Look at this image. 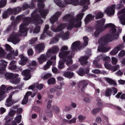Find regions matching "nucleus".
I'll return each instance as SVG.
<instances>
[{"instance_id":"nucleus-46","label":"nucleus","mask_w":125,"mask_h":125,"mask_svg":"<svg viewBox=\"0 0 125 125\" xmlns=\"http://www.w3.org/2000/svg\"><path fill=\"white\" fill-rule=\"evenodd\" d=\"M7 3V0H0V7H4Z\"/></svg>"},{"instance_id":"nucleus-19","label":"nucleus","mask_w":125,"mask_h":125,"mask_svg":"<svg viewBox=\"0 0 125 125\" xmlns=\"http://www.w3.org/2000/svg\"><path fill=\"white\" fill-rule=\"evenodd\" d=\"M45 48V46L44 45V43H41L36 45L35 48L38 51L39 53H41V52H42V51H44V48Z\"/></svg>"},{"instance_id":"nucleus-30","label":"nucleus","mask_w":125,"mask_h":125,"mask_svg":"<svg viewBox=\"0 0 125 125\" xmlns=\"http://www.w3.org/2000/svg\"><path fill=\"white\" fill-rule=\"evenodd\" d=\"M73 28H75V21L71 20L69 21V23L67 26V29L68 30V31H71L73 30Z\"/></svg>"},{"instance_id":"nucleus-25","label":"nucleus","mask_w":125,"mask_h":125,"mask_svg":"<svg viewBox=\"0 0 125 125\" xmlns=\"http://www.w3.org/2000/svg\"><path fill=\"white\" fill-rule=\"evenodd\" d=\"M110 48L104 47L103 45L99 46L98 48V51L99 52H107L110 50Z\"/></svg>"},{"instance_id":"nucleus-9","label":"nucleus","mask_w":125,"mask_h":125,"mask_svg":"<svg viewBox=\"0 0 125 125\" xmlns=\"http://www.w3.org/2000/svg\"><path fill=\"white\" fill-rule=\"evenodd\" d=\"M77 73L81 77H83V75H86L87 77H90L91 74L89 73V68L87 67L85 69L80 68Z\"/></svg>"},{"instance_id":"nucleus-1","label":"nucleus","mask_w":125,"mask_h":125,"mask_svg":"<svg viewBox=\"0 0 125 125\" xmlns=\"http://www.w3.org/2000/svg\"><path fill=\"white\" fill-rule=\"evenodd\" d=\"M96 23L98 28L102 33L107 28H111L109 30V33L100 38L98 41L99 43L103 44L104 43L111 42H113L114 40H119L120 34L122 33V29L120 27L118 28L117 32V29L116 28L117 27L113 23H107L104 26V24H105V19H102L100 21H97Z\"/></svg>"},{"instance_id":"nucleus-39","label":"nucleus","mask_w":125,"mask_h":125,"mask_svg":"<svg viewBox=\"0 0 125 125\" xmlns=\"http://www.w3.org/2000/svg\"><path fill=\"white\" fill-rule=\"evenodd\" d=\"M56 83V80L54 78H51L47 81V83L48 85H51V84H55Z\"/></svg>"},{"instance_id":"nucleus-49","label":"nucleus","mask_w":125,"mask_h":125,"mask_svg":"<svg viewBox=\"0 0 125 125\" xmlns=\"http://www.w3.org/2000/svg\"><path fill=\"white\" fill-rule=\"evenodd\" d=\"M54 54H53L52 52L51 51L50 49L48 50V51L46 52V54L45 55V56L46 57V59L49 58L50 57H51Z\"/></svg>"},{"instance_id":"nucleus-8","label":"nucleus","mask_w":125,"mask_h":125,"mask_svg":"<svg viewBox=\"0 0 125 125\" xmlns=\"http://www.w3.org/2000/svg\"><path fill=\"white\" fill-rule=\"evenodd\" d=\"M66 28V23H60L58 25L56 28H54V25L51 26V30L55 33H58L62 32V30H64Z\"/></svg>"},{"instance_id":"nucleus-45","label":"nucleus","mask_w":125,"mask_h":125,"mask_svg":"<svg viewBox=\"0 0 125 125\" xmlns=\"http://www.w3.org/2000/svg\"><path fill=\"white\" fill-rule=\"evenodd\" d=\"M21 120H22V115H19L15 118V120L17 124H20L21 123Z\"/></svg>"},{"instance_id":"nucleus-59","label":"nucleus","mask_w":125,"mask_h":125,"mask_svg":"<svg viewBox=\"0 0 125 125\" xmlns=\"http://www.w3.org/2000/svg\"><path fill=\"white\" fill-rule=\"evenodd\" d=\"M104 67L107 70H111V68L112 67V64H109V63L105 62L104 63Z\"/></svg>"},{"instance_id":"nucleus-54","label":"nucleus","mask_w":125,"mask_h":125,"mask_svg":"<svg viewBox=\"0 0 125 125\" xmlns=\"http://www.w3.org/2000/svg\"><path fill=\"white\" fill-rule=\"evenodd\" d=\"M33 110L36 113H41V107L39 106H35L33 107Z\"/></svg>"},{"instance_id":"nucleus-5","label":"nucleus","mask_w":125,"mask_h":125,"mask_svg":"<svg viewBox=\"0 0 125 125\" xmlns=\"http://www.w3.org/2000/svg\"><path fill=\"white\" fill-rule=\"evenodd\" d=\"M8 42H12L14 44L18 43L19 42V38L17 33L13 32L10 36L9 38L7 39Z\"/></svg>"},{"instance_id":"nucleus-37","label":"nucleus","mask_w":125,"mask_h":125,"mask_svg":"<svg viewBox=\"0 0 125 125\" xmlns=\"http://www.w3.org/2000/svg\"><path fill=\"white\" fill-rule=\"evenodd\" d=\"M20 81H21V79L20 78H14L12 80H10L11 83H15V84L17 83H20Z\"/></svg>"},{"instance_id":"nucleus-31","label":"nucleus","mask_w":125,"mask_h":125,"mask_svg":"<svg viewBox=\"0 0 125 125\" xmlns=\"http://www.w3.org/2000/svg\"><path fill=\"white\" fill-rule=\"evenodd\" d=\"M58 67L60 70H62V69H64L65 68V62L63 61L62 59L59 62Z\"/></svg>"},{"instance_id":"nucleus-52","label":"nucleus","mask_w":125,"mask_h":125,"mask_svg":"<svg viewBox=\"0 0 125 125\" xmlns=\"http://www.w3.org/2000/svg\"><path fill=\"white\" fill-rule=\"evenodd\" d=\"M82 27V21H76V23H74V28H81Z\"/></svg>"},{"instance_id":"nucleus-14","label":"nucleus","mask_w":125,"mask_h":125,"mask_svg":"<svg viewBox=\"0 0 125 125\" xmlns=\"http://www.w3.org/2000/svg\"><path fill=\"white\" fill-rule=\"evenodd\" d=\"M30 73L31 71L29 69H25L21 72L22 76L24 77L23 78L24 81H28V80H30V79H31V75L30 74Z\"/></svg>"},{"instance_id":"nucleus-17","label":"nucleus","mask_w":125,"mask_h":125,"mask_svg":"<svg viewBox=\"0 0 125 125\" xmlns=\"http://www.w3.org/2000/svg\"><path fill=\"white\" fill-rule=\"evenodd\" d=\"M5 77L7 80H12L13 79H14V78H19V74L7 72L5 74Z\"/></svg>"},{"instance_id":"nucleus-41","label":"nucleus","mask_w":125,"mask_h":125,"mask_svg":"<svg viewBox=\"0 0 125 125\" xmlns=\"http://www.w3.org/2000/svg\"><path fill=\"white\" fill-rule=\"evenodd\" d=\"M50 50H51L53 54H55V53H57L59 51V47H58V46H54Z\"/></svg>"},{"instance_id":"nucleus-29","label":"nucleus","mask_w":125,"mask_h":125,"mask_svg":"<svg viewBox=\"0 0 125 125\" xmlns=\"http://www.w3.org/2000/svg\"><path fill=\"white\" fill-rule=\"evenodd\" d=\"M94 18V16H93L91 14H88L85 18L84 19V22L85 23H89L90 21H92V20H93Z\"/></svg>"},{"instance_id":"nucleus-60","label":"nucleus","mask_w":125,"mask_h":125,"mask_svg":"<svg viewBox=\"0 0 125 125\" xmlns=\"http://www.w3.org/2000/svg\"><path fill=\"white\" fill-rule=\"evenodd\" d=\"M78 119H79V122L83 123V121H84V120H85L86 117H85V116H83L82 115H80L78 116Z\"/></svg>"},{"instance_id":"nucleus-16","label":"nucleus","mask_w":125,"mask_h":125,"mask_svg":"<svg viewBox=\"0 0 125 125\" xmlns=\"http://www.w3.org/2000/svg\"><path fill=\"white\" fill-rule=\"evenodd\" d=\"M88 85V82L87 80H82L80 81L78 86L79 87H82L81 91H83L84 88H86V86Z\"/></svg>"},{"instance_id":"nucleus-35","label":"nucleus","mask_w":125,"mask_h":125,"mask_svg":"<svg viewBox=\"0 0 125 125\" xmlns=\"http://www.w3.org/2000/svg\"><path fill=\"white\" fill-rule=\"evenodd\" d=\"M79 4L82 6H83V5H89V4H90V2L89 1V0H81Z\"/></svg>"},{"instance_id":"nucleus-26","label":"nucleus","mask_w":125,"mask_h":125,"mask_svg":"<svg viewBox=\"0 0 125 125\" xmlns=\"http://www.w3.org/2000/svg\"><path fill=\"white\" fill-rule=\"evenodd\" d=\"M87 60H88V57L84 56L79 59V61L81 62V65L83 66H85L87 64Z\"/></svg>"},{"instance_id":"nucleus-63","label":"nucleus","mask_w":125,"mask_h":125,"mask_svg":"<svg viewBox=\"0 0 125 125\" xmlns=\"http://www.w3.org/2000/svg\"><path fill=\"white\" fill-rule=\"evenodd\" d=\"M16 114V111L15 110H11L9 112V117H14V115H15Z\"/></svg>"},{"instance_id":"nucleus-42","label":"nucleus","mask_w":125,"mask_h":125,"mask_svg":"<svg viewBox=\"0 0 125 125\" xmlns=\"http://www.w3.org/2000/svg\"><path fill=\"white\" fill-rule=\"evenodd\" d=\"M31 3L30 5L27 3H24L22 6V10H26V9H28V8H32V2H31Z\"/></svg>"},{"instance_id":"nucleus-28","label":"nucleus","mask_w":125,"mask_h":125,"mask_svg":"<svg viewBox=\"0 0 125 125\" xmlns=\"http://www.w3.org/2000/svg\"><path fill=\"white\" fill-rule=\"evenodd\" d=\"M63 76L67 79H72L74 77V72L71 71H65L63 73Z\"/></svg>"},{"instance_id":"nucleus-7","label":"nucleus","mask_w":125,"mask_h":125,"mask_svg":"<svg viewBox=\"0 0 125 125\" xmlns=\"http://www.w3.org/2000/svg\"><path fill=\"white\" fill-rule=\"evenodd\" d=\"M10 89H11L10 87L7 88L5 85H1V86L0 87V101H1V100H3V99H4V96H3V95H4L6 91H8L10 90Z\"/></svg>"},{"instance_id":"nucleus-33","label":"nucleus","mask_w":125,"mask_h":125,"mask_svg":"<svg viewBox=\"0 0 125 125\" xmlns=\"http://www.w3.org/2000/svg\"><path fill=\"white\" fill-rule=\"evenodd\" d=\"M78 68H79V65H78V64H74L68 67L67 68V70L70 71L71 72H72L73 71H76V70H77V69H78Z\"/></svg>"},{"instance_id":"nucleus-56","label":"nucleus","mask_w":125,"mask_h":125,"mask_svg":"<svg viewBox=\"0 0 125 125\" xmlns=\"http://www.w3.org/2000/svg\"><path fill=\"white\" fill-rule=\"evenodd\" d=\"M100 33H102L101 31L99 30V28L98 27V28L96 29L95 32L94 33V35L95 37V38H97L98 37V35L100 34Z\"/></svg>"},{"instance_id":"nucleus-40","label":"nucleus","mask_w":125,"mask_h":125,"mask_svg":"<svg viewBox=\"0 0 125 125\" xmlns=\"http://www.w3.org/2000/svg\"><path fill=\"white\" fill-rule=\"evenodd\" d=\"M55 3L57 4L59 7H65V4L62 3L61 0H54Z\"/></svg>"},{"instance_id":"nucleus-11","label":"nucleus","mask_w":125,"mask_h":125,"mask_svg":"<svg viewBox=\"0 0 125 125\" xmlns=\"http://www.w3.org/2000/svg\"><path fill=\"white\" fill-rule=\"evenodd\" d=\"M8 69L13 72H17L18 71V67L16 65V61H12L8 66Z\"/></svg>"},{"instance_id":"nucleus-18","label":"nucleus","mask_w":125,"mask_h":125,"mask_svg":"<svg viewBox=\"0 0 125 125\" xmlns=\"http://www.w3.org/2000/svg\"><path fill=\"white\" fill-rule=\"evenodd\" d=\"M19 57L21 59V61L20 62V65L24 66L27 64V62H28V60H29L28 58L25 57L23 54L19 55Z\"/></svg>"},{"instance_id":"nucleus-64","label":"nucleus","mask_w":125,"mask_h":125,"mask_svg":"<svg viewBox=\"0 0 125 125\" xmlns=\"http://www.w3.org/2000/svg\"><path fill=\"white\" fill-rule=\"evenodd\" d=\"M4 55H5L4 54V50H3L2 48L0 47V57L4 56Z\"/></svg>"},{"instance_id":"nucleus-12","label":"nucleus","mask_w":125,"mask_h":125,"mask_svg":"<svg viewBox=\"0 0 125 125\" xmlns=\"http://www.w3.org/2000/svg\"><path fill=\"white\" fill-rule=\"evenodd\" d=\"M62 14L61 12H56L50 19V21L51 24H54L58 20V18L60 17V16Z\"/></svg>"},{"instance_id":"nucleus-58","label":"nucleus","mask_w":125,"mask_h":125,"mask_svg":"<svg viewBox=\"0 0 125 125\" xmlns=\"http://www.w3.org/2000/svg\"><path fill=\"white\" fill-rule=\"evenodd\" d=\"M52 108H53V110L55 111V113H56V114H58V112H59V108H58L57 106L53 105L52 106Z\"/></svg>"},{"instance_id":"nucleus-57","label":"nucleus","mask_w":125,"mask_h":125,"mask_svg":"<svg viewBox=\"0 0 125 125\" xmlns=\"http://www.w3.org/2000/svg\"><path fill=\"white\" fill-rule=\"evenodd\" d=\"M36 88H38V89H39V90H42V88H43V84L37 83L36 84Z\"/></svg>"},{"instance_id":"nucleus-44","label":"nucleus","mask_w":125,"mask_h":125,"mask_svg":"<svg viewBox=\"0 0 125 125\" xmlns=\"http://www.w3.org/2000/svg\"><path fill=\"white\" fill-rule=\"evenodd\" d=\"M83 15H84V13L82 12L78 15L76 17V21H81L82 19H83Z\"/></svg>"},{"instance_id":"nucleus-38","label":"nucleus","mask_w":125,"mask_h":125,"mask_svg":"<svg viewBox=\"0 0 125 125\" xmlns=\"http://www.w3.org/2000/svg\"><path fill=\"white\" fill-rule=\"evenodd\" d=\"M104 17V14L102 12H98L95 15V19L97 20L98 19H101Z\"/></svg>"},{"instance_id":"nucleus-21","label":"nucleus","mask_w":125,"mask_h":125,"mask_svg":"<svg viewBox=\"0 0 125 125\" xmlns=\"http://www.w3.org/2000/svg\"><path fill=\"white\" fill-rule=\"evenodd\" d=\"M70 1L68 0H64L65 4H73L75 6L79 5L80 4V0H69Z\"/></svg>"},{"instance_id":"nucleus-4","label":"nucleus","mask_w":125,"mask_h":125,"mask_svg":"<svg viewBox=\"0 0 125 125\" xmlns=\"http://www.w3.org/2000/svg\"><path fill=\"white\" fill-rule=\"evenodd\" d=\"M44 0H32L31 1L32 8H35V4L34 2H38V8L34 11H37V14H38V12L40 13V17L41 16L42 18H44V17L48 14V12H49L48 10L43 9L45 7L44 4L43 3Z\"/></svg>"},{"instance_id":"nucleus-10","label":"nucleus","mask_w":125,"mask_h":125,"mask_svg":"<svg viewBox=\"0 0 125 125\" xmlns=\"http://www.w3.org/2000/svg\"><path fill=\"white\" fill-rule=\"evenodd\" d=\"M124 48L125 43H122L121 44L117 45V46L115 47L114 49L110 52V55H116L117 54L118 52L120 51V50H122Z\"/></svg>"},{"instance_id":"nucleus-13","label":"nucleus","mask_w":125,"mask_h":125,"mask_svg":"<svg viewBox=\"0 0 125 125\" xmlns=\"http://www.w3.org/2000/svg\"><path fill=\"white\" fill-rule=\"evenodd\" d=\"M124 13V14H123ZM119 14H122L119 17L120 22L122 25H125V8L122 9L118 12Z\"/></svg>"},{"instance_id":"nucleus-6","label":"nucleus","mask_w":125,"mask_h":125,"mask_svg":"<svg viewBox=\"0 0 125 125\" xmlns=\"http://www.w3.org/2000/svg\"><path fill=\"white\" fill-rule=\"evenodd\" d=\"M22 11V8L21 7H17V8H14L13 9L9 8L7 9L6 12L9 15L13 14L14 15H17L18 13Z\"/></svg>"},{"instance_id":"nucleus-32","label":"nucleus","mask_w":125,"mask_h":125,"mask_svg":"<svg viewBox=\"0 0 125 125\" xmlns=\"http://www.w3.org/2000/svg\"><path fill=\"white\" fill-rule=\"evenodd\" d=\"M112 88H107L106 90L104 91V95L106 96V97H110L111 95H112Z\"/></svg>"},{"instance_id":"nucleus-50","label":"nucleus","mask_w":125,"mask_h":125,"mask_svg":"<svg viewBox=\"0 0 125 125\" xmlns=\"http://www.w3.org/2000/svg\"><path fill=\"white\" fill-rule=\"evenodd\" d=\"M118 69H120V65H116L114 66L111 65L110 70L112 71V72H116V71H117Z\"/></svg>"},{"instance_id":"nucleus-15","label":"nucleus","mask_w":125,"mask_h":125,"mask_svg":"<svg viewBox=\"0 0 125 125\" xmlns=\"http://www.w3.org/2000/svg\"><path fill=\"white\" fill-rule=\"evenodd\" d=\"M116 9V4H113L111 6L108 7L106 9V12L110 16L115 14V9Z\"/></svg>"},{"instance_id":"nucleus-34","label":"nucleus","mask_w":125,"mask_h":125,"mask_svg":"<svg viewBox=\"0 0 125 125\" xmlns=\"http://www.w3.org/2000/svg\"><path fill=\"white\" fill-rule=\"evenodd\" d=\"M105 81L107 82L109 84H113V85H117V83L112 79H110L109 78H104Z\"/></svg>"},{"instance_id":"nucleus-2","label":"nucleus","mask_w":125,"mask_h":125,"mask_svg":"<svg viewBox=\"0 0 125 125\" xmlns=\"http://www.w3.org/2000/svg\"><path fill=\"white\" fill-rule=\"evenodd\" d=\"M42 17L40 14H37V11H34L31 15V17H26L25 15H21L18 16L15 20L16 22H20L23 20V23L20 25L19 32L23 36H27V32H28V28H26L32 22L36 23L38 25L39 24H42L43 20L41 19Z\"/></svg>"},{"instance_id":"nucleus-62","label":"nucleus","mask_w":125,"mask_h":125,"mask_svg":"<svg viewBox=\"0 0 125 125\" xmlns=\"http://www.w3.org/2000/svg\"><path fill=\"white\" fill-rule=\"evenodd\" d=\"M112 94H113V95H116V94H117V93H118V89H117V88L113 87L112 88Z\"/></svg>"},{"instance_id":"nucleus-48","label":"nucleus","mask_w":125,"mask_h":125,"mask_svg":"<svg viewBox=\"0 0 125 125\" xmlns=\"http://www.w3.org/2000/svg\"><path fill=\"white\" fill-rule=\"evenodd\" d=\"M124 56H125V51L124 50H122L119 53L118 57L120 59H122Z\"/></svg>"},{"instance_id":"nucleus-3","label":"nucleus","mask_w":125,"mask_h":125,"mask_svg":"<svg viewBox=\"0 0 125 125\" xmlns=\"http://www.w3.org/2000/svg\"><path fill=\"white\" fill-rule=\"evenodd\" d=\"M80 45H81V42L76 41L74 42L71 47L72 53L70 55V52L68 51H62L61 53H59V56L61 59H63V61L64 63L66 62V65L67 66H71L73 64V56L75 55V51H77L80 49Z\"/></svg>"},{"instance_id":"nucleus-27","label":"nucleus","mask_w":125,"mask_h":125,"mask_svg":"<svg viewBox=\"0 0 125 125\" xmlns=\"http://www.w3.org/2000/svg\"><path fill=\"white\" fill-rule=\"evenodd\" d=\"M6 105H7L8 107L12 106V104H13V102H12V95L10 94L9 96V97L6 99Z\"/></svg>"},{"instance_id":"nucleus-20","label":"nucleus","mask_w":125,"mask_h":125,"mask_svg":"<svg viewBox=\"0 0 125 125\" xmlns=\"http://www.w3.org/2000/svg\"><path fill=\"white\" fill-rule=\"evenodd\" d=\"M30 95H32V92L27 91L24 97L22 102H21V104H22V105H25V104H27V103H28V101H29V96H30Z\"/></svg>"},{"instance_id":"nucleus-55","label":"nucleus","mask_w":125,"mask_h":125,"mask_svg":"<svg viewBox=\"0 0 125 125\" xmlns=\"http://www.w3.org/2000/svg\"><path fill=\"white\" fill-rule=\"evenodd\" d=\"M5 47H6V50L7 51H10V53H11V52H12V48L9 44H6L5 45Z\"/></svg>"},{"instance_id":"nucleus-43","label":"nucleus","mask_w":125,"mask_h":125,"mask_svg":"<svg viewBox=\"0 0 125 125\" xmlns=\"http://www.w3.org/2000/svg\"><path fill=\"white\" fill-rule=\"evenodd\" d=\"M84 43L82 44V46L85 47L87 44H88V37L87 36H84L83 37Z\"/></svg>"},{"instance_id":"nucleus-22","label":"nucleus","mask_w":125,"mask_h":125,"mask_svg":"<svg viewBox=\"0 0 125 125\" xmlns=\"http://www.w3.org/2000/svg\"><path fill=\"white\" fill-rule=\"evenodd\" d=\"M0 62H1L0 63V71H4L7 67V62L3 60H0Z\"/></svg>"},{"instance_id":"nucleus-61","label":"nucleus","mask_w":125,"mask_h":125,"mask_svg":"<svg viewBox=\"0 0 125 125\" xmlns=\"http://www.w3.org/2000/svg\"><path fill=\"white\" fill-rule=\"evenodd\" d=\"M38 41L37 38H32L29 41V44H34Z\"/></svg>"},{"instance_id":"nucleus-24","label":"nucleus","mask_w":125,"mask_h":125,"mask_svg":"<svg viewBox=\"0 0 125 125\" xmlns=\"http://www.w3.org/2000/svg\"><path fill=\"white\" fill-rule=\"evenodd\" d=\"M13 56H18V51L16 50L15 52L14 50H13L11 52V53L8 54L7 56L9 59H14L15 57Z\"/></svg>"},{"instance_id":"nucleus-53","label":"nucleus","mask_w":125,"mask_h":125,"mask_svg":"<svg viewBox=\"0 0 125 125\" xmlns=\"http://www.w3.org/2000/svg\"><path fill=\"white\" fill-rule=\"evenodd\" d=\"M100 110H101V107L96 108L92 110V113L93 115H96Z\"/></svg>"},{"instance_id":"nucleus-36","label":"nucleus","mask_w":125,"mask_h":125,"mask_svg":"<svg viewBox=\"0 0 125 125\" xmlns=\"http://www.w3.org/2000/svg\"><path fill=\"white\" fill-rule=\"evenodd\" d=\"M73 18V16L70 14H66L64 16H63L62 18V20H66V21H72Z\"/></svg>"},{"instance_id":"nucleus-51","label":"nucleus","mask_w":125,"mask_h":125,"mask_svg":"<svg viewBox=\"0 0 125 125\" xmlns=\"http://www.w3.org/2000/svg\"><path fill=\"white\" fill-rule=\"evenodd\" d=\"M40 31H41V26L37 25L34 28L33 30L34 34H38V33H40Z\"/></svg>"},{"instance_id":"nucleus-47","label":"nucleus","mask_w":125,"mask_h":125,"mask_svg":"<svg viewBox=\"0 0 125 125\" xmlns=\"http://www.w3.org/2000/svg\"><path fill=\"white\" fill-rule=\"evenodd\" d=\"M58 42H59V39L58 37H54L51 40L50 44H53V43H56Z\"/></svg>"},{"instance_id":"nucleus-23","label":"nucleus","mask_w":125,"mask_h":125,"mask_svg":"<svg viewBox=\"0 0 125 125\" xmlns=\"http://www.w3.org/2000/svg\"><path fill=\"white\" fill-rule=\"evenodd\" d=\"M38 60L39 64H43L44 62L47 61V59L46 58V56H45V54H42L39 58H38Z\"/></svg>"}]
</instances>
